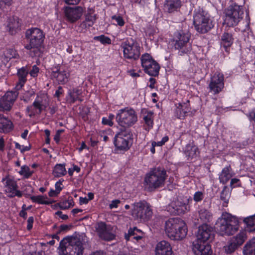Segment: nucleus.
<instances>
[{"label": "nucleus", "mask_w": 255, "mask_h": 255, "mask_svg": "<svg viewBox=\"0 0 255 255\" xmlns=\"http://www.w3.org/2000/svg\"><path fill=\"white\" fill-rule=\"evenodd\" d=\"M55 214L57 216H59V217L62 220H67L68 218V217L67 215H64L62 214V212L60 211H58L55 213Z\"/></svg>", "instance_id": "obj_59"}, {"label": "nucleus", "mask_w": 255, "mask_h": 255, "mask_svg": "<svg viewBox=\"0 0 255 255\" xmlns=\"http://www.w3.org/2000/svg\"><path fill=\"white\" fill-rule=\"evenodd\" d=\"M246 239V234L244 232H240L236 236L233 238L227 245L224 247L223 250L225 253L227 254H232L243 244Z\"/></svg>", "instance_id": "obj_15"}, {"label": "nucleus", "mask_w": 255, "mask_h": 255, "mask_svg": "<svg viewBox=\"0 0 255 255\" xmlns=\"http://www.w3.org/2000/svg\"><path fill=\"white\" fill-rule=\"evenodd\" d=\"M142 67L145 73L150 76L158 75L160 69L159 64L148 53H145L140 58Z\"/></svg>", "instance_id": "obj_12"}, {"label": "nucleus", "mask_w": 255, "mask_h": 255, "mask_svg": "<svg viewBox=\"0 0 255 255\" xmlns=\"http://www.w3.org/2000/svg\"><path fill=\"white\" fill-rule=\"evenodd\" d=\"M145 124L149 127L152 128L153 125L152 114L148 113L147 115L143 117Z\"/></svg>", "instance_id": "obj_47"}, {"label": "nucleus", "mask_w": 255, "mask_h": 255, "mask_svg": "<svg viewBox=\"0 0 255 255\" xmlns=\"http://www.w3.org/2000/svg\"><path fill=\"white\" fill-rule=\"evenodd\" d=\"M10 193V195L8 196L9 197H13L14 196H17L18 197H20L22 196V193L21 192L18 190V191H12L11 192H8Z\"/></svg>", "instance_id": "obj_55"}, {"label": "nucleus", "mask_w": 255, "mask_h": 255, "mask_svg": "<svg viewBox=\"0 0 255 255\" xmlns=\"http://www.w3.org/2000/svg\"><path fill=\"white\" fill-rule=\"evenodd\" d=\"M231 168L230 166H227L223 169L219 176V179L221 183L226 184L232 177L231 173Z\"/></svg>", "instance_id": "obj_29"}, {"label": "nucleus", "mask_w": 255, "mask_h": 255, "mask_svg": "<svg viewBox=\"0 0 255 255\" xmlns=\"http://www.w3.org/2000/svg\"><path fill=\"white\" fill-rule=\"evenodd\" d=\"M81 94L80 90L73 89L70 90L68 92V100L70 103H74L76 100L79 99V96Z\"/></svg>", "instance_id": "obj_41"}, {"label": "nucleus", "mask_w": 255, "mask_h": 255, "mask_svg": "<svg viewBox=\"0 0 255 255\" xmlns=\"http://www.w3.org/2000/svg\"><path fill=\"white\" fill-rule=\"evenodd\" d=\"M67 173L65 164H57L54 166L52 174L54 177H60Z\"/></svg>", "instance_id": "obj_34"}, {"label": "nucleus", "mask_w": 255, "mask_h": 255, "mask_svg": "<svg viewBox=\"0 0 255 255\" xmlns=\"http://www.w3.org/2000/svg\"><path fill=\"white\" fill-rule=\"evenodd\" d=\"M62 93H63L62 88V87L59 86L58 87V89L55 92V96L58 98Z\"/></svg>", "instance_id": "obj_60"}, {"label": "nucleus", "mask_w": 255, "mask_h": 255, "mask_svg": "<svg viewBox=\"0 0 255 255\" xmlns=\"http://www.w3.org/2000/svg\"><path fill=\"white\" fill-rule=\"evenodd\" d=\"M112 19L115 20L117 24L120 26H122L125 24V21L123 17L120 15H114L112 17Z\"/></svg>", "instance_id": "obj_48"}, {"label": "nucleus", "mask_w": 255, "mask_h": 255, "mask_svg": "<svg viewBox=\"0 0 255 255\" xmlns=\"http://www.w3.org/2000/svg\"><path fill=\"white\" fill-rule=\"evenodd\" d=\"M96 19V14L94 13V10L89 8L85 14V20L81 23L80 27L84 29L91 27L94 24Z\"/></svg>", "instance_id": "obj_24"}, {"label": "nucleus", "mask_w": 255, "mask_h": 255, "mask_svg": "<svg viewBox=\"0 0 255 255\" xmlns=\"http://www.w3.org/2000/svg\"><path fill=\"white\" fill-rule=\"evenodd\" d=\"M165 231L171 240H181L186 236L187 228L185 223L182 219L179 218H172L165 222Z\"/></svg>", "instance_id": "obj_2"}, {"label": "nucleus", "mask_w": 255, "mask_h": 255, "mask_svg": "<svg viewBox=\"0 0 255 255\" xmlns=\"http://www.w3.org/2000/svg\"><path fill=\"white\" fill-rule=\"evenodd\" d=\"M47 199L46 196L39 195V196H32L30 197V199L32 202L41 204L49 205L51 203V202H49L46 200Z\"/></svg>", "instance_id": "obj_42"}, {"label": "nucleus", "mask_w": 255, "mask_h": 255, "mask_svg": "<svg viewBox=\"0 0 255 255\" xmlns=\"http://www.w3.org/2000/svg\"><path fill=\"white\" fill-rule=\"evenodd\" d=\"M25 37L29 39V43L24 47L29 50L31 57H39L41 55V48L44 39V35L42 30L38 28L27 29Z\"/></svg>", "instance_id": "obj_1"}, {"label": "nucleus", "mask_w": 255, "mask_h": 255, "mask_svg": "<svg viewBox=\"0 0 255 255\" xmlns=\"http://www.w3.org/2000/svg\"><path fill=\"white\" fill-rule=\"evenodd\" d=\"M121 47L123 48L125 58L136 60L140 55V47L136 42L132 39L128 40L122 43Z\"/></svg>", "instance_id": "obj_13"}, {"label": "nucleus", "mask_w": 255, "mask_h": 255, "mask_svg": "<svg viewBox=\"0 0 255 255\" xmlns=\"http://www.w3.org/2000/svg\"><path fill=\"white\" fill-rule=\"evenodd\" d=\"M125 238L127 241H133L134 240H136V241H138L142 239L141 235H138L134 232L131 229V228H129L128 230V233H126L125 234Z\"/></svg>", "instance_id": "obj_37"}, {"label": "nucleus", "mask_w": 255, "mask_h": 255, "mask_svg": "<svg viewBox=\"0 0 255 255\" xmlns=\"http://www.w3.org/2000/svg\"><path fill=\"white\" fill-rule=\"evenodd\" d=\"M102 123L104 125H108L111 127L113 125V122L110 121V120L109 119H108V118H105V117L103 118L102 119Z\"/></svg>", "instance_id": "obj_57"}, {"label": "nucleus", "mask_w": 255, "mask_h": 255, "mask_svg": "<svg viewBox=\"0 0 255 255\" xmlns=\"http://www.w3.org/2000/svg\"><path fill=\"white\" fill-rule=\"evenodd\" d=\"M217 229L222 235L230 236L235 234L239 228L238 219L230 214L223 215L216 224Z\"/></svg>", "instance_id": "obj_4"}, {"label": "nucleus", "mask_w": 255, "mask_h": 255, "mask_svg": "<svg viewBox=\"0 0 255 255\" xmlns=\"http://www.w3.org/2000/svg\"><path fill=\"white\" fill-rule=\"evenodd\" d=\"M193 24L195 29L201 33L207 32L213 27L209 15L203 9L195 10L193 16Z\"/></svg>", "instance_id": "obj_6"}, {"label": "nucleus", "mask_w": 255, "mask_h": 255, "mask_svg": "<svg viewBox=\"0 0 255 255\" xmlns=\"http://www.w3.org/2000/svg\"><path fill=\"white\" fill-rule=\"evenodd\" d=\"M83 250L82 243L79 238L67 237L60 241L58 253L60 255H82Z\"/></svg>", "instance_id": "obj_3"}, {"label": "nucleus", "mask_w": 255, "mask_h": 255, "mask_svg": "<svg viewBox=\"0 0 255 255\" xmlns=\"http://www.w3.org/2000/svg\"><path fill=\"white\" fill-rule=\"evenodd\" d=\"M190 34L189 32H179L174 40V46L175 49L179 50V54L182 55L187 53L191 50V45L189 43Z\"/></svg>", "instance_id": "obj_11"}, {"label": "nucleus", "mask_w": 255, "mask_h": 255, "mask_svg": "<svg viewBox=\"0 0 255 255\" xmlns=\"http://www.w3.org/2000/svg\"><path fill=\"white\" fill-rule=\"evenodd\" d=\"M198 213L199 219L203 222H209L212 218V213L205 208L201 209Z\"/></svg>", "instance_id": "obj_35"}, {"label": "nucleus", "mask_w": 255, "mask_h": 255, "mask_svg": "<svg viewBox=\"0 0 255 255\" xmlns=\"http://www.w3.org/2000/svg\"><path fill=\"white\" fill-rule=\"evenodd\" d=\"M172 251L169 243L165 241L158 243L155 249L156 255H172Z\"/></svg>", "instance_id": "obj_22"}, {"label": "nucleus", "mask_w": 255, "mask_h": 255, "mask_svg": "<svg viewBox=\"0 0 255 255\" xmlns=\"http://www.w3.org/2000/svg\"><path fill=\"white\" fill-rule=\"evenodd\" d=\"M192 250L195 255H211L212 253L210 245L200 242L194 243Z\"/></svg>", "instance_id": "obj_21"}, {"label": "nucleus", "mask_w": 255, "mask_h": 255, "mask_svg": "<svg viewBox=\"0 0 255 255\" xmlns=\"http://www.w3.org/2000/svg\"><path fill=\"white\" fill-rule=\"evenodd\" d=\"M51 75L59 84H64L68 82L69 74L60 65H57L52 68Z\"/></svg>", "instance_id": "obj_20"}, {"label": "nucleus", "mask_w": 255, "mask_h": 255, "mask_svg": "<svg viewBox=\"0 0 255 255\" xmlns=\"http://www.w3.org/2000/svg\"><path fill=\"white\" fill-rule=\"evenodd\" d=\"M120 203V201L119 200H115L112 201V203L110 205V209H113L114 208H117L118 207V205Z\"/></svg>", "instance_id": "obj_58"}, {"label": "nucleus", "mask_w": 255, "mask_h": 255, "mask_svg": "<svg viewBox=\"0 0 255 255\" xmlns=\"http://www.w3.org/2000/svg\"><path fill=\"white\" fill-rule=\"evenodd\" d=\"M18 173L23 176L25 178H28L32 175L33 171H31L28 166L24 165L21 167V170Z\"/></svg>", "instance_id": "obj_44"}, {"label": "nucleus", "mask_w": 255, "mask_h": 255, "mask_svg": "<svg viewBox=\"0 0 255 255\" xmlns=\"http://www.w3.org/2000/svg\"><path fill=\"white\" fill-rule=\"evenodd\" d=\"M196 237L197 242L206 243L207 241L213 238V228L206 224L199 226Z\"/></svg>", "instance_id": "obj_17"}, {"label": "nucleus", "mask_w": 255, "mask_h": 255, "mask_svg": "<svg viewBox=\"0 0 255 255\" xmlns=\"http://www.w3.org/2000/svg\"><path fill=\"white\" fill-rule=\"evenodd\" d=\"M244 222L247 226V231L249 232H255V214L244 218Z\"/></svg>", "instance_id": "obj_33"}, {"label": "nucleus", "mask_w": 255, "mask_h": 255, "mask_svg": "<svg viewBox=\"0 0 255 255\" xmlns=\"http://www.w3.org/2000/svg\"><path fill=\"white\" fill-rule=\"evenodd\" d=\"M181 6L180 0H167L165 7L168 12L176 10Z\"/></svg>", "instance_id": "obj_31"}, {"label": "nucleus", "mask_w": 255, "mask_h": 255, "mask_svg": "<svg viewBox=\"0 0 255 255\" xmlns=\"http://www.w3.org/2000/svg\"><path fill=\"white\" fill-rule=\"evenodd\" d=\"M230 197L229 189L227 186H224L220 195L221 199L225 203H228Z\"/></svg>", "instance_id": "obj_43"}, {"label": "nucleus", "mask_w": 255, "mask_h": 255, "mask_svg": "<svg viewBox=\"0 0 255 255\" xmlns=\"http://www.w3.org/2000/svg\"><path fill=\"white\" fill-rule=\"evenodd\" d=\"M83 12V8L77 6L73 7H67L64 10L66 20L74 23L80 18Z\"/></svg>", "instance_id": "obj_19"}, {"label": "nucleus", "mask_w": 255, "mask_h": 255, "mask_svg": "<svg viewBox=\"0 0 255 255\" xmlns=\"http://www.w3.org/2000/svg\"><path fill=\"white\" fill-rule=\"evenodd\" d=\"M168 139L169 138L168 136H164L161 141L156 142V145L159 146L163 145L168 140Z\"/></svg>", "instance_id": "obj_56"}, {"label": "nucleus", "mask_w": 255, "mask_h": 255, "mask_svg": "<svg viewBox=\"0 0 255 255\" xmlns=\"http://www.w3.org/2000/svg\"><path fill=\"white\" fill-rule=\"evenodd\" d=\"M42 251L40 252H28L27 253L26 255H42Z\"/></svg>", "instance_id": "obj_63"}, {"label": "nucleus", "mask_w": 255, "mask_h": 255, "mask_svg": "<svg viewBox=\"0 0 255 255\" xmlns=\"http://www.w3.org/2000/svg\"><path fill=\"white\" fill-rule=\"evenodd\" d=\"M13 105L12 103L7 102L0 98V109L3 111H9L11 109V106Z\"/></svg>", "instance_id": "obj_45"}, {"label": "nucleus", "mask_w": 255, "mask_h": 255, "mask_svg": "<svg viewBox=\"0 0 255 255\" xmlns=\"http://www.w3.org/2000/svg\"><path fill=\"white\" fill-rule=\"evenodd\" d=\"M224 23L228 26H234L243 18V6L235 3L230 5L225 10Z\"/></svg>", "instance_id": "obj_8"}, {"label": "nucleus", "mask_w": 255, "mask_h": 255, "mask_svg": "<svg viewBox=\"0 0 255 255\" xmlns=\"http://www.w3.org/2000/svg\"><path fill=\"white\" fill-rule=\"evenodd\" d=\"M132 133L130 129L122 130L119 129L114 137V143L120 150L127 151L130 147L132 139Z\"/></svg>", "instance_id": "obj_10"}, {"label": "nucleus", "mask_w": 255, "mask_h": 255, "mask_svg": "<svg viewBox=\"0 0 255 255\" xmlns=\"http://www.w3.org/2000/svg\"><path fill=\"white\" fill-rule=\"evenodd\" d=\"M12 124L11 122L3 115H0V132H8L12 129Z\"/></svg>", "instance_id": "obj_25"}, {"label": "nucleus", "mask_w": 255, "mask_h": 255, "mask_svg": "<svg viewBox=\"0 0 255 255\" xmlns=\"http://www.w3.org/2000/svg\"><path fill=\"white\" fill-rule=\"evenodd\" d=\"M116 119L120 129L127 130L137 122V117L133 109L125 108L119 111Z\"/></svg>", "instance_id": "obj_7"}, {"label": "nucleus", "mask_w": 255, "mask_h": 255, "mask_svg": "<svg viewBox=\"0 0 255 255\" xmlns=\"http://www.w3.org/2000/svg\"><path fill=\"white\" fill-rule=\"evenodd\" d=\"M224 75L219 72H216L211 78V82L209 84L210 91L213 92L214 94L220 92L223 89Z\"/></svg>", "instance_id": "obj_18"}, {"label": "nucleus", "mask_w": 255, "mask_h": 255, "mask_svg": "<svg viewBox=\"0 0 255 255\" xmlns=\"http://www.w3.org/2000/svg\"><path fill=\"white\" fill-rule=\"evenodd\" d=\"M249 117L251 120L255 122V110L250 113Z\"/></svg>", "instance_id": "obj_64"}, {"label": "nucleus", "mask_w": 255, "mask_h": 255, "mask_svg": "<svg viewBox=\"0 0 255 255\" xmlns=\"http://www.w3.org/2000/svg\"><path fill=\"white\" fill-rule=\"evenodd\" d=\"M94 39L100 41L102 44H110L111 42V39L109 37L104 35L95 36Z\"/></svg>", "instance_id": "obj_46"}, {"label": "nucleus", "mask_w": 255, "mask_h": 255, "mask_svg": "<svg viewBox=\"0 0 255 255\" xmlns=\"http://www.w3.org/2000/svg\"><path fill=\"white\" fill-rule=\"evenodd\" d=\"M39 68L36 65L32 66V69L30 70L29 74L33 77H35L37 76V74L39 72Z\"/></svg>", "instance_id": "obj_51"}, {"label": "nucleus", "mask_w": 255, "mask_h": 255, "mask_svg": "<svg viewBox=\"0 0 255 255\" xmlns=\"http://www.w3.org/2000/svg\"><path fill=\"white\" fill-rule=\"evenodd\" d=\"M188 205L177 201L172 203L168 207V210L173 214L180 215L184 214L187 210Z\"/></svg>", "instance_id": "obj_23"}, {"label": "nucleus", "mask_w": 255, "mask_h": 255, "mask_svg": "<svg viewBox=\"0 0 255 255\" xmlns=\"http://www.w3.org/2000/svg\"><path fill=\"white\" fill-rule=\"evenodd\" d=\"M67 200L63 201L57 204L61 209L65 210L69 208Z\"/></svg>", "instance_id": "obj_52"}, {"label": "nucleus", "mask_w": 255, "mask_h": 255, "mask_svg": "<svg viewBox=\"0 0 255 255\" xmlns=\"http://www.w3.org/2000/svg\"><path fill=\"white\" fill-rule=\"evenodd\" d=\"M20 26L18 18L17 17H11L8 19L7 25L9 33L11 34H14L16 30Z\"/></svg>", "instance_id": "obj_27"}, {"label": "nucleus", "mask_w": 255, "mask_h": 255, "mask_svg": "<svg viewBox=\"0 0 255 255\" xmlns=\"http://www.w3.org/2000/svg\"><path fill=\"white\" fill-rule=\"evenodd\" d=\"M18 95V93L17 91H8L1 98V99L7 101V102L8 101L10 103H12V104H13V103L16 99Z\"/></svg>", "instance_id": "obj_40"}, {"label": "nucleus", "mask_w": 255, "mask_h": 255, "mask_svg": "<svg viewBox=\"0 0 255 255\" xmlns=\"http://www.w3.org/2000/svg\"><path fill=\"white\" fill-rule=\"evenodd\" d=\"M48 106V99L46 95L41 94L36 98L32 106L28 107L27 110L31 115L40 114Z\"/></svg>", "instance_id": "obj_14"}, {"label": "nucleus", "mask_w": 255, "mask_h": 255, "mask_svg": "<svg viewBox=\"0 0 255 255\" xmlns=\"http://www.w3.org/2000/svg\"><path fill=\"white\" fill-rule=\"evenodd\" d=\"M95 228L97 233L101 239L109 241L115 239V235L112 232L111 226L101 222L96 225Z\"/></svg>", "instance_id": "obj_16"}, {"label": "nucleus", "mask_w": 255, "mask_h": 255, "mask_svg": "<svg viewBox=\"0 0 255 255\" xmlns=\"http://www.w3.org/2000/svg\"><path fill=\"white\" fill-rule=\"evenodd\" d=\"M28 73V70L25 68L22 67L18 70L17 76L19 78V82L16 85L17 89L21 88L26 81V76Z\"/></svg>", "instance_id": "obj_26"}, {"label": "nucleus", "mask_w": 255, "mask_h": 255, "mask_svg": "<svg viewBox=\"0 0 255 255\" xmlns=\"http://www.w3.org/2000/svg\"><path fill=\"white\" fill-rule=\"evenodd\" d=\"M59 194L58 192H56V190L51 189L48 193V195L50 197L57 196Z\"/></svg>", "instance_id": "obj_62"}, {"label": "nucleus", "mask_w": 255, "mask_h": 255, "mask_svg": "<svg viewBox=\"0 0 255 255\" xmlns=\"http://www.w3.org/2000/svg\"><path fill=\"white\" fill-rule=\"evenodd\" d=\"M2 57L4 58V60L7 62L12 58H18L19 55L15 49L8 48L3 52Z\"/></svg>", "instance_id": "obj_36"}, {"label": "nucleus", "mask_w": 255, "mask_h": 255, "mask_svg": "<svg viewBox=\"0 0 255 255\" xmlns=\"http://www.w3.org/2000/svg\"><path fill=\"white\" fill-rule=\"evenodd\" d=\"M62 181H63V180L62 181L59 180L57 182L55 185L56 192H58L59 194L63 189V187H61Z\"/></svg>", "instance_id": "obj_53"}, {"label": "nucleus", "mask_w": 255, "mask_h": 255, "mask_svg": "<svg viewBox=\"0 0 255 255\" xmlns=\"http://www.w3.org/2000/svg\"><path fill=\"white\" fill-rule=\"evenodd\" d=\"M185 104L182 105L181 104H179L178 107H177L176 109V116L179 119H182L185 116H186V114L188 113V108L185 107Z\"/></svg>", "instance_id": "obj_39"}, {"label": "nucleus", "mask_w": 255, "mask_h": 255, "mask_svg": "<svg viewBox=\"0 0 255 255\" xmlns=\"http://www.w3.org/2000/svg\"><path fill=\"white\" fill-rule=\"evenodd\" d=\"M243 252L245 255H255V238L246 244Z\"/></svg>", "instance_id": "obj_30"}, {"label": "nucleus", "mask_w": 255, "mask_h": 255, "mask_svg": "<svg viewBox=\"0 0 255 255\" xmlns=\"http://www.w3.org/2000/svg\"><path fill=\"white\" fill-rule=\"evenodd\" d=\"M233 42L232 35L228 32H225L221 36V44L227 51V48L230 47Z\"/></svg>", "instance_id": "obj_28"}, {"label": "nucleus", "mask_w": 255, "mask_h": 255, "mask_svg": "<svg viewBox=\"0 0 255 255\" xmlns=\"http://www.w3.org/2000/svg\"><path fill=\"white\" fill-rule=\"evenodd\" d=\"M12 0H0V9L3 8L6 5L11 4Z\"/></svg>", "instance_id": "obj_50"}, {"label": "nucleus", "mask_w": 255, "mask_h": 255, "mask_svg": "<svg viewBox=\"0 0 255 255\" xmlns=\"http://www.w3.org/2000/svg\"><path fill=\"white\" fill-rule=\"evenodd\" d=\"M80 0H63L66 3L68 4H76Z\"/></svg>", "instance_id": "obj_61"}, {"label": "nucleus", "mask_w": 255, "mask_h": 255, "mask_svg": "<svg viewBox=\"0 0 255 255\" xmlns=\"http://www.w3.org/2000/svg\"><path fill=\"white\" fill-rule=\"evenodd\" d=\"M34 219L33 217H29L27 220V229L28 230H30L32 228Z\"/></svg>", "instance_id": "obj_54"}, {"label": "nucleus", "mask_w": 255, "mask_h": 255, "mask_svg": "<svg viewBox=\"0 0 255 255\" xmlns=\"http://www.w3.org/2000/svg\"><path fill=\"white\" fill-rule=\"evenodd\" d=\"M204 194L200 191L196 192L193 197L194 200L197 202L201 201L204 198Z\"/></svg>", "instance_id": "obj_49"}, {"label": "nucleus", "mask_w": 255, "mask_h": 255, "mask_svg": "<svg viewBox=\"0 0 255 255\" xmlns=\"http://www.w3.org/2000/svg\"><path fill=\"white\" fill-rule=\"evenodd\" d=\"M166 171L161 168H155L147 174L144 181L151 189H155L162 187L166 178Z\"/></svg>", "instance_id": "obj_5"}, {"label": "nucleus", "mask_w": 255, "mask_h": 255, "mask_svg": "<svg viewBox=\"0 0 255 255\" xmlns=\"http://www.w3.org/2000/svg\"><path fill=\"white\" fill-rule=\"evenodd\" d=\"M199 153L198 148L197 146L191 145L186 146L185 154L188 159L196 157Z\"/></svg>", "instance_id": "obj_32"}, {"label": "nucleus", "mask_w": 255, "mask_h": 255, "mask_svg": "<svg viewBox=\"0 0 255 255\" xmlns=\"http://www.w3.org/2000/svg\"><path fill=\"white\" fill-rule=\"evenodd\" d=\"M5 191L6 192H11L14 191H18L17 190V185L14 180L10 178H5Z\"/></svg>", "instance_id": "obj_38"}, {"label": "nucleus", "mask_w": 255, "mask_h": 255, "mask_svg": "<svg viewBox=\"0 0 255 255\" xmlns=\"http://www.w3.org/2000/svg\"><path fill=\"white\" fill-rule=\"evenodd\" d=\"M132 215L141 222L149 220L152 215V211L150 205L145 201L134 203Z\"/></svg>", "instance_id": "obj_9"}]
</instances>
